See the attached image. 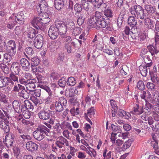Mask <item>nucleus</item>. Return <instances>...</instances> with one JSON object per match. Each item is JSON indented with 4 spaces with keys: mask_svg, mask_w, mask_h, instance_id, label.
Listing matches in <instances>:
<instances>
[{
    "mask_svg": "<svg viewBox=\"0 0 159 159\" xmlns=\"http://www.w3.org/2000/svg\"><path fill=\"white\" fill-rule=\"evenodd\" d=\"M134 15L129 16L128 19V23L132 27H134L137 25V20Z\"/></svg>",
    "mask_w": 159,
    "mask_h": 159,
    "instance_id": "obj_26",
    "label": "nucleus"
},
{
    "mask_svg": "<svg viewBox=\"0 0 159 159\" xmlns=\"http://www.w3.org/2000/svg\"><path fill=\"white\" fill-rule=\"evenodd\" d=\"M143 112V107H140L138 104H134V105L133 110L131 111L132 113L136 115H140Z\"/></svg>",
    "mask_w": 159,
    "mask_h": 159,
    "instance_id": "obj_18",
    "label": "nucleus"
},
{
    "mask_svg": "<svg viewBox=\"0 0 159 159\" xmlns=\"http://www.w3.org/2000/svg\"><path fill=\"white\" fill-rule=\"evenodd\" d=\"M103 2V0H94L93 2L94 6L99 8Z\"/></svg>",
    "mask_w": 159,
    "mask_h": 159,
    "instance_id": "obj_50",
    "label": "nucleus"
},
{
    "mask_svg": "<svg viewBox=\"0 0 159 159\" xmlns=\"http://www.w3.org/2000/svg\"><path fill=\"white\" fill-rule=\"evenodd\" d=\"M144 24L145 26L148 29H153L154 28V21L149 18L147 17L145 19Z\"/></svg>",
    "mask_w": 159,
    "mask_h": 159,
    "instance_id": "obj_22",
    "label": "nucleus"
},
{
    "mask_svg": "<svg viewBox=\"0 0 159 159\" xmlns=\"http://www.w3.org/2000/svg\"><path fill=\"white\" fill-rule=\"evenodd\" d=\"M154 31L155 34H157L158 36H159V22H156Z\"/></svg>",
    "mask_w": 159,
    "mask_h": 159,
    "instance_id": "obj_64",
    "label": "nucleus"
},
{
    "mask_svg": "<svg viewBox=\"0 0 159 159\" xmlns=\"http://www.w3.org/2000/svg\"><path fill=\"white\" fill-rule=\"evenodd\" d=\"M146 87L150 91L153 90L155 88V85L153 83L149 82L147 83L146 84Z\"/></svg>",
    "mask_w": 159,
    "mask_h": 159,
    "instance_id": "obj_60",
    "label": "nucleus"
},
{
    "mask_svg": "<svg viewBox=\"0 0 159 159\" xmlns=\"http://www.w3.org/2000/svg\"><path fill=\"white\" fill-rule=\"evenodd\" d=\"M8 112L7 111H5L2 108H0V119L2 120H9L11 116Z\"/></svg>",
    "mask_w": 159,
    "mask_h": 159,
    "instance_id": "obj_20",
    "label": "nucleus"
},
{
    "mask_svg": "<svg viewBox=\"0 0 159 159\" xmlns=\"http://www.w3.org/2000/svg\"><path fill=\"white\" fill-rule=\"evenodd\" d=\"M34 47L38 49H40L43 44V36L40 34L37 35L34 40Z\"/></svg>",
    "mask_w": 159,
    "mask_h": 159,
    "instance_id": "obj_12",
    "label": "nucleus"
},
{
    "mask_svg": "<svg viewBox=\"0 0 159 159\" xmlns=\"http://www.w3.org/2000/svg\"><path fill=\"white\" fill-rule=\"evenodd\" d=\"M55 25L56 27L58 30V32L62 38L66 34L67 29L66 27L65 24L63 22L58 20H57L55 22Z\"/></svg>",
    "mask_w": 159,
    "mask_h": 159,
    "instance_id": "obj_8",
    "label": "nucleus"
},
{
    "mask_svg": "<svg viewBox=\"0 0 159 159\" xmlns=\"http://www.w3.org/2000/svg\"><path fill=\"white\" fill-rule=\"evenodd\" d=\"M16 75L15 74L13 73H11L9 75V77L10 80H13L14 82H16L17 83H18V77L16 75Z\"/></svg>",
    "mask_w": 159,
    "mask_h": 159,
    "instance_id": "obj_53",
    "label": "nucleus"
},
{
    "mask_svg": "<svg viewBox=\"0 0 159 159\" xmlns=\"http://www.w3.org/2000/svg\"><path fill=\"white\" fill-rule=\"evenodd\" d=\"M54 5L57 10H60L64 6V1L63 0H54Z\"/></svg>",
    "mask_w": 159,
    "mask_h": 159,
    "instance_id": "obj_29",
    "label": "nucleus"
},
{
    "mask_svg": "<svg viewBox=\"0 0 159 159\" xmlns=\"http://www.w3.org/2000/svg\"><path fill=\"white\" fill-rule=\"evenodd\" d=\"M20 67L19 64L16 62H14L11 65V69L12 71L11 73L18 75L20 70Z\"/></svg>",
    "mask_w": 159,
    "mask_h": 159,
    "instance_id": "obj_19",
    "label": "nucleus"
},
{
    "mask_svg": "<svg viewBox=\"0 0 159 159\" xmlns=\"http://www.w3.org/2000/svg\"><path fill=\"white\" fill-rule=\"evenodd\" d=\"M72 41L71 38L69 36H66L64 39V47L67 50L68 53H70L71 52L72 48L70 44H73V45H75V43L73 42H72L71 43Z\"/></svg>",
    "mask_w": 159,
    "mask_h": 159,
    "instance_id": "obj_11",
    "label": "nucleus"
},
{
    "mask_svg": "<svg viewBox=\"0 0 159 159\" xmlns=\"http://www.w3.org/2000/svg\"><path fill=\"white\" fill-rule=\"evenodd\" d=\"M37 33L38 31L34 29L31 28L30 32L28 34V37L32 39L35 36L36 34Z\"/></svg>",
    "mask_w": 159,
    "mask_h": 159,
    "instance_id": "obj_49",
    "label": "nucleus"
},
{
    "mask_svg": "<svg viewBox=\"0 0 159 159\" xmlns=\"http://www.w3.org/2000/svg\"><path fill=\"white\" fill-rule=\"evenodd\" d=\"M0 66L5 74H8L10 72L9 69L7 65L3 63H1L0 64Z\"/></svg>",
    "mask_w": 159,
    "mask_h": 159,
    "instance_id": "obj_40",
    "label": "nucleus"
},
{
    "mask_svg": "<svg viewBox=\"0 0 159 159\" xmlns=\"http://www.w3.org/2000/svg\"><path fill=\"white\" fill-rule=\"evenodd\" d=\"M63 136L66 139H71V137L70 135H71V134L69 132L67 129H65L63 130L62 132Z\"/></svg>",
    "mask_w": 159,
    "mask_h": 159,
    "instance_id": "obj_56",
    "label": "nucleus"
},
{
    "mask_svg": "<svg viewBox=\"0 0 159 159\" xmlns=\"http://www.w3.org/2000/svg\"><path fill=\"white\" fill-rule=\"evenodd\" d=\"M20 64L25 71H27L30 67V64L29 61L25 58H22L20 61Z\"/></svg>",
    "mask_w": 159,
    "mask_h": 159,
    "instance_id": "obj_17",
    "label": "nucleus"
},
{
    "mask_svg": "<svg viewBox=\"0 0 159 159\" xmlns=\"http://www.w3.org/2000/svg\"><path fill=\"white\" fill-rule=\"evenodd\" d=\"M87 114L91 118H93L95 114L94 107H91L87 110Z\"/></svg>",
    "mask_w": 159,
    "mask_h": 159,
    "instance_id": "obj_47",
    "label": "nucleus"
},
{
    "mask_svg": "<svg viewBox=\"0 0 159 159\" xmlns=\"http://www.w3.org/2000/svg\"><path fill=\"white\" fill-rule=\"evenodd\" d=\"M38 146L36 143L32 141L28 142L26 145V147L27 150L31 152L37 150L38 149Z\"/></svg>",
    "mask_w": 159,
    "mask_h": 159,
    "instance_id": "obj_16",
    "label": "nucleus"
},
{
    "mask_svg": "<svg viewBox=\"0 0 159 159\" xmlns=\"http://www.w3.org/2000/svg\"><path fill=\"white\" fill-rule=\"evenodd\" d=\"M56 110L57 111H61L63 110V106L60 104L59 102L56 101L55 103Z\"/></svg>",
    "mask_w": 159,
    "mask_h": 159,
    "instance_id": "obj_42",
    "label": "nucleus"
},
{
    "mask_svg": "<svg viewBox=\"0 0 159 159\" xmlns=\"http://www.w3.org/2000/svg\"><path fill=\"white\" fill-rule=\"evenodd\" d=\"M31 65L38 66L39 63V60L37 57H34L31 59Z\"/></svg>",
    "mask_w": 159,
    "mask_h": 159,
    "instance_id": "obj_61",
    "label": "nucleus"
},
{
    "mask_svg": "<svg viewBox=\"0 0 159 159\" xmlns=\"http://www.w3.org/2000/svg\"><path fill=\"white\" fill-rule=\"evenodd\" d=\"M117 114L119 116L124 117L125 118L128 119L129 117L130 114L129 112H127L123 109H119L116 111V114Z\"/></svg>",
    "mask_w": 159,
    "mask_h": 159,
    "instance_id": "obj_23",
    "label": "nucleus"
},
{
    "mask_svg": "<svg viewBox=\"0 0 159 159\" xmlns=\"http://www.w3.org/2000/svg\"><path fill=\"white\" fill-rule=\"evenodd\" d=\"M110 104L112 107V117L116 116V111H117L118 107L117 105L116 102L113 100L110 101Z\"/></svg>",
    "mask_w": 159,
    "mask_h": 159,
    "instance_id": "obj_28",
    "label": "nucleus"
},
{
    "mask_svg": "<svg viewBox=\"0 0 159 159\" xmlns=\"http://www.w3.org/2000/svg\"><path fill=\"white\" fill-rule=\"evenodd\" d=\"M70 112L72 116H75L80 114V111L79 108L74 107L70 110Z\"/></svg>",
    "mask_w": 159,
    "mask_h": 159,
    "instance_id": "obj_48",
    "label": "nucleus"
},
{
    "mask_svg": "<svg viewBox=\"0 0 159 159\" xmlns=\"http://www.w3.org/2000/svg\"><path fill=\"white\" fill-rule=\"evenodd\" d=\"M131 143L129 140L125 142L123 146L121 147V149L123 151L129 148L131 146Z\"/></svg>",
    "mask_w": 159,
    "mask_h": 159,
    "instance_id": "obj_59",
    "label": "nucleus"
},
{
    "mask_svg": "<svg viewBox=\"0 0 159 159\" xmlns=\"http://www.w3.org/2000/svg\"><path fill=\"white\" fill-rule=\"evenodd\" d=\"M103 151V159H111L112 155L111 151H110L107 153L108 151L106 148H105Z\"/></svg>",
    "mask_w": 159,
    "mask_h": 159,
    "instance_id": "obj_35",
    "label": "nucleus"
},
{
    "mask_svg": "<svg viewBox=\"0 0 159 159\" xmlns=\"http://www.w3.org/2000/svg\"><path fill=\"white\" fill-rule=\"evenodd\" d=\"M89 22L92 26L98 30L104 28L107 26V22L105 21L104 18L97 20L96 18L92 17L89 19Z\"/></svg>",
    "mask_w": 159,
    "mask_h": 159,
    "instance_id": "obj_5",
    "label": "nucleus"
},
{
    "mask_svg": "<svg viewBox=\"0 0 159 159\" xmlns=\"http://www.w3.org/2000/svg\"><path fill=\"white\" fill-rule=\"evenodd\" d=\"M147 48L151 56H155L159 52V51L157 48L156 45L155 46L152 45L148 46Z\"/></svg>",
    "mask_w": 159,
    "mask_h": 159,
    "instance_id": "obj_24",
    "label": "nucleus"
},
{
    "mask_svg": "<svg viewBox=\"0 0 159 159\" xmlns=\"http://www.w3.org/2000/svg\"><path fill=\"white\" fill-rule=\"evenodd\" d=\"M129 12L137 19L143 20L145 14L143 7L139 5H135L129 9Z\"/></svg>",
    "mask_w": 159,
    "mask_h": 159,
    "instance_id": "obj_4",
    "label": "nucleus"
},
{
    "mask_svg": "<svg viewBox=\"0 0 159 159\" xmlns=\"http://www.w3.org/2000/svg\"><path fill=\"white\" fill-rule=\"evenodd\" d=\"M39 87L45 90L48 93L49 96L51 97L54 96V93L52 92L50 88L48 86L43 84H39Z\"/></svg>",
    "mask_w": 159,
    "mask_h": 159,
    "instance_id": "obj_32",
    "label": "nucleus"
},
{
    "mask_svg": "<svg viewBox=\"0 0 159 159\" xmlns=\"http://www.w3.org/2000/svg\"><path fill=\"white\" fill-rule=\"evenodd\" d=\"M6 97L5 95L1 91H0V101L4 103L7 102V101Z\"/></svg>",
    "mask_w": 159,
    "mask_h": 159,
    "instance_id": "obj_62",
    "label": "nucleus"
},
{
    "mask_svg": "<svg viewBox=\"0 0 159 159\" xmlns=\"http://www.w3.org/2000/svg\"><path fill=\"white\" fill-rule=\"evenodd\" d=\"M103 13L107 17H112L113 16L112 10L109 7L106 9L104 11Z\"/></svg>",
    "mask_w": 159,
    "mask_h": 159,
    "instance_id": "obj_37",
    "label": "nucleus"
},
{
    "mask_svg": "<svg viewBox=\"0 0 159 159\" xmlns=\"http://www.w3.org/2000/svg\"><path fill=\"white\" fill-rule=\"evenodd\" d=\"M14 135L12 133H10L5 136L3 142L8 148H10L13 146Z\"/></svg>",
    "mask_w": 159,
    "mask_h": 159,
    "instance_id": "obj_9",
    "label": "nucleus"
},
{
    "mask_svg": "<svg viewBox=\"0 0 159 159\" xmlns=\"http://www.w3.org/2000/svg\"><path fill=\"white\" fill-rule=\"evenodd\" d=\"M25 16L23 11H20L17 13L16 15L13 14L12 16L9 18V20H13L14 24H18L20 25L24 23Z\"/></svg>",
    "mask_w": 159,
    "mask_h": 159,
    "instance_id": "obj_7",
    "label": "nucleus"
},
{
    "mask_svg": "<svg viewBox=\"0 0 159 159\" xmlns=\"http://www.w3.org/2000/svg\"><path fill=\"white\" fill-rule=\"evenodd\" d=\"M19 94L20 97L25 99H27L29 97V93L25 90H22L19 93Z\"/></svg>",
    "mask_w": 159,
    "mask_h": 159,
    "instance_id": "obj_43",
    "label": "nucleus"
},
{
    "mask_svg": "<svg viewBox=\"0 0 159 159\" xmlns=\"http://www.w3.org/2000/svg\"><path fill=\"white\" fill-rule=\"evenodd\" d=\"M9 121L8 120H1L0 121V126L5 133L7 134L10 131V127L9 125Z\"/></svg>",
    "mask_w": 159,
    "mask_h": 159,
    "instance_id": "obj_15",
    "label": "nucleus"
},
{
    "mask_svg": "<svg viewBox=\"0 0 159 159\" xmlns=\"http://www.w3.org/2000/svg\"><path fill=\"white\" fill-rule=\"evenodd\" d=\"M18 132L19 134V138H21L23 141H25L26 139H30V136L25 132V131L22 129Z\"/></svg>",
    "mask_w": 159,
    "mask_h": 159,
    "instance_id": "obj_31",
    "label": "nucleus"
},
{
    "mask_svg": "<svg viewBox=\"0 0 159 159\" xmlns=\"http://www.w3.org/2000/svg\"><path fill=\"white\" fill-rule=\"evenodd\" d=\"M46 14L45 17H43H43L34 18L31 21V24L33 26L37 29H40L43 26L49 22L50 19L48 17V14Z\"/></svg>",
    "mask_w": 159,
    "mask_h": 159,
    "instance_id": "obj_2",
    "label": "nucleus"
},
{
    "mask_svg": "<svg viewBox=\"0 0 159 159\" xmlns=\"http://www.w3.org/2000/svg\"><path fill=\"white\" fill-rule=\"evenodd\" d=\"M21 122L24 125L27 126H32L34 125L33 123L30 121L22 118Z\"/></svg>",
    "mask_w": 159,
    "mask_h": 159,
    "instance_id": "obj_57",
    "label": "nucleus"
},
{
    "mask_svg": "<svg viewBox=\"0 0 159 159\" xmlns=\"http://www.w3.org/2000/svg\"><path fill=\"white\" fill-rule=\"evenodd\" d=\"M50 132V129L44 125L39 126L36 130L33 133V135L34 138L40 141L44 138V134L48 135Z\"/></svg>",
    "mask_w": 159,
    "mask_h": 159,
    "instance_id": "obj_3",
    "label": "nucleus"
},
{
    "mask_svg": "<svg viewBox=\"0 0 159 159\" xmlns=\"http://www.w3.org/2000/svg\"><path fill=\"white\" fill-rule=\"evenodd\" d=\"M39 116L41 119L43 120H48L50 118V113L48 111L43 110L39 112Z\"/></svg>",
    "mask_w": 159,
    "mask_h": 159,
    "instance_id": "obj_21",
    "label": "nucleus"
},
{
    "mask_svg": "<svg viewBox=\"0 0 159 159\" xmlns=\"http://www.w3.org/2000/svg\"><path fill=\"white\" fill-rule=\"evenodd\" d=\"M144 8L148 14L157 13L156 12V9L151 5L146 4L144 5Z\"/></svg>",
    "mask_w": 159,
    "mask_h": 159,
    "instance_id": "obj_27",
    "label": "nucleus"
},
{
    "mask_svg": "<svg viewBox=\"0 0 159 159\" xmlns=\"http://www.w3.org/2000/svg\"><path fill=\"white\" fill-rule=\"evenodd\" d=\"M58 102H59L63 106H65L66 105L67 101L66 99L63 97H61L59 98Z\"/></svg>",
    "mask_w": 159,
    "mask_h": 159,
    "instance_id": "obj_63",
    "label": "nucleus"
},
{
    "mask_svg": "<svg viewBox=\"0 0 159 159\" xmlns=\"http://www.w3.org/2000/svg\"><path fill=\"white\" fill-rule=\"evenodd\" d=\"M140 96L146 103L144 108L146 113L149 112L151 108V105L149 102L159 105V94L157 93H154L152 95L150 92L147 93L146 91H143L141 92Z\"/></svg>",
    "mask_w": 159,
    "mask_h": 159,
    "instance_id": "obj_1",
    "label": "nucleus"
},
{
    "mask_svg": "<svg viewBox=\"0 0 159 159\" xmlns=\"http://www.w3.org/2000/svg\"><path fill=\"white\" fill-rule=\"evenodd\" d=\"M55 144L60 148H62L65 144L67 146L69 145L68 140L62 136H61L58 139L56 142Z\"/></svg>",
    "mask_w": 159,
    "mask_h": 159,
    "instance_id": "obj_13",
    "label": "nucleus"
},
{
    "mask_svg": "<svg viewBox=\"0 0 159 159\" xmlns=\"http://www.w3.org/2000/svg\"><path fill=\"white\" fill-rule=\"evenodd\" d=\"M25 87L27 90L33 92L36 86L34 83H31L29 82L25 84Z\"/></svg>",
    "mask_w": 159,
    "mask_h": 159,
    "instance_id": "obj_39",
    "label": "nucleus"
},
{
    "mask_svg": "<svg viewBox=\"0 0 159 159\" xmlns=\"http://www.w3.org/2000/svg\"><path fill=\"white\" fill-rule=\"evenodd\" d=\"M59 34L58 30L56 27L55 25L51 26L48 31V35L52 39H56Z\"/></svg>",
    "mask_w": 159,
    "mask_h": 159,
    "instance_id": "obj_10",
    "label": "nucleus"
},
{
    "mask_svg": "<svg viewBox=\"0 0 159 159\" xmlns=\"http://www.w3.org/2000/svg\"><path fill=\"white\" fill-rule=\"evenodd\" d=\"M81 3L83 6L84 9L86 11H88L90 8V5L88 1L81 0Z\"/></svg>",
    "mask_w": 159,
    "mask_h": 159,
    "instance_id": "obj_36",
    "label": "nucleus"
},
{
    "mask_svg": "<svg viewBox=\"0 0 159 159\" xmlns=\"http://www.w3.org/2000/svg\"><path fill=\"white\" fill-rule=\"evenodd\" d=\"M74 9L76 12L75 14V15H76L77 13H79L82 11V8L81 4L76 3L74 5Z\"/></svg>",
    "mask_w": 159,
    "mask_h": 159,
    "instance_id": "obj_44",
    "label": "nucleus"
},
{
    "mask_svg": "<svg viewBox=\"0 0 159 159\" xmlns=\"http://www.w3.org/2000/svg\"><path fill=\"white\" fill-rule=\"evenodd\" d=\"M137 87L139 89L143 90L145 89V85L142 81L139 80L137 83Z\"/></svg>",
    "mask_w": 159,
    "mask_h": 159,
    "instance_id": "obj_52",
    "label": "nucleus"
},
{
    "mask_svg": "<svg viewBox=\"0 0 159 159\" xmlns=\"http://www.w3.org/2000/svg\"><path fill=\"white\" fill-rule=\"evenodd\" d=\"M8 77L2 76L0 77V88H3L8 84L9 80Z\"/></svg>",
    "mask_w": 159,
    "mask_h": 159,
    "instance_id": "obj_25",
    "label": "nucleus"
},
{
    "mask_svg": "<svg viewBox=\"0 0 159 159\" xmlns=\"http://www.w3.org/2000/svg\"><path fill=\"white\" fill-rule=\"evenodd\" d=\"M93 97V96L90 97L88 96H87L85 97V104L84 106V108H87L90 107V101L92 99L91 98Z\"/></svg>",
    "mask_w": 159,
    "mask_h": 159,
    "instance_id": "obj_46",
    "label": "nucleus"
},
{
    "mask_svg": "<svg viewBox=\"0 0 159 159\" xmlns=\"http://www.w3.org/2000/svg\"><path fill=\"white\" fill-rule=\"evenodd\" d=\"M111 128L112 131L114 132L121 133L122 131L121 128L119 126H116L112 124L111 125Z\"/></svg>",
    "mask_w": 159,
    "mask_h": 159,
    "instance_id": "obj_45",
    "label": "nucleus"
},
{
    "mask_svg": "<svg viewBox=\"0 0 159 159\" xmlns=\"http://www.w3.org/2000/svg\"><path fill=\"white\" fill-rule=\"evenodd\" d=\"M139 69L141 75L143 76L147 75L148 73L147 68L144 66L140 65L139 67Z\"/></svg>",
    "mask_w": 159,
    "mask_h": 159,
    "instance_id": "obj_38",
    "label": "nucleus"
},
{
    "mask_svg": "<svg viewBox=\"0 0 159 159\" xmlns=\"http://www.w3.org/2000/svg\"><path fill=\"white\" fill-rule=\"evenodd\" d=\"M87 153L91 157L95 158L97 157V153L93 149L89 152L87 151Z\"/></svg>",
    "mask_w": 159,
    "mask_h": 159,
    "instance_id": "obj_58",
    "label": "nucleus"
},
{
    "mask_svg": "<svg viewBox=\"0 0 159 159\" xmlns=\"http://www.w3.org/2000/svg\"><path fill=\"white\" fill-rule=\"evenodd\" d=\"M76 82V81L75 78L72 76L69 77L67 81V84L70 86H74Z\"/></svg>",
    "mask_w": 159,
    "mask_h": 159,
    "instance_id": "obj_41",
    "label": "nucleus"
},
{
    "mask_svg": "<svg viewBox=\"0 0 159 159\" xmlns=\"http://www.w3.org/2000/svg\"><path fill=\"white\" fill-rule=\"evenodd\" d=\"M38 12L44 13L48 12V4L45 0H41L38 6L37 7Z\"/></svg>",
    "mask_w": 159,
    "mask_h": 159,
    "instance_id": "obj_14",
    "label": "nucleus"
},
{
    "mask_svg": "<svg viewBox=\"0 0 159 159\" xmlns=\"http://www.w3.org/2000/svg\"><path fill=\"white\" fill-rule=\"evenodd\" d=\"M78 93V90L76 89H70L66 90L65 92V95L67 97L75 96Z\"/></svg>",
    "mask_w": 159,
    "mask_h": 159,
    "instance_id": "obj_30",
    "label": "nucleus"
},
{
    "mask_svg": "<svg viewBox=\"0 0 159 159\" xmlns=\"http://www.w3.org/2000/svg\"><path fill=\"white\" fill-rule=\"evenodd\" d=\"M2 44L3 46H5V49L8 55L11 56H14L16 52V45L15 41L13 40H10L7 43L6 46V42H3Z\"/></svg>",
    "mask_w": 159,
    "mask_h": 159,
    "instance_id": "obj_6",
    "label": "nucleus"
},
{
    "mask_svg": "<svg viewBox=\"0 0 159 159\" xmlns=\"http://www.w3.org/2000/svg\"><path fill=\"white\" fill-rule=\"evenodd\" d=\"M150 54L149 52L148 51L147 49L143 48L141 51L140 56L143 58H144L146 56H148V54Z\"/></svg>",
    "mask_w": 159,
    "mask_h": 159,
    "instance_id": "obj_54",
    "label": "nucleus"
},
{
    "mask_svg": "<svg viewBox=\"0 0 159 159\" xmlns=\"http://www.w3.org/2000/svg\"><path fill=\"white\" fill-rule=\"evenodd\" d=\"M60 127L63 130L67 129L70 130H72V127L70 123L68 122L65 121L63 122L60 125Z\"/></svg>",
    "mask_w": 159,
    "mask_h": 159,
    "instance_id": "obj_34",
    "label": "nucleus"
},
{
    "mask_svg": "<svg viewBox=\"0 0 159 159\" xmlns=\"http://www.w3.org/2000/svg\"><path fill=\"white\" fill-rule=\"evenodd\" d=\"M65 23L66 27L69 30H72L75 27L74 22L71 20H67Z\"/></svg>",
    "mask_w": 159,
    "mask_h": 159,
    "instance_id": "obj_33",
    "label": "nucleus"
},
{
    "mask_svg": "<svg viewBox=\"0 0 159 159\" xmlns=\"http://www.w3.org/2000/svg\"><path fill=\"white\" fill-rule=\"evenodd\" d=\"M97 20L103 19V15L102 12L100 11H96L95 12V17Z\"/></svg>",
    "mask_w": 159,
    "mask_h": 159,
    "instance_id": "obj_51",
    "label": "nucleus"
},
{
    "mask_svg": "<svg viewBox=\"0 0 159 159\" xmlns=\"http://www.w3.org/2000/svg\"><path fill=\"white\" fill-rule=\"evenodd\" d=\"M72 34L75 35H77L79 34L82 31V29L79 27H74L72 30Z\"/></svg>",
    "mask_w": 159,
    "mask_h": 159,
    "instance_id": "obj_55",
    "label": "nucleus"
}]
</instances>
